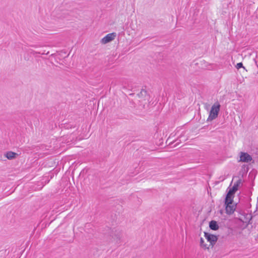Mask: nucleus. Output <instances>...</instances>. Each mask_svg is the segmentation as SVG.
<instances>
[{"label": "nucleus", "instance_id": "11", "mask_svg": "<svg viewBox=\"0 0 258 258\" xmlns=\"http://www.w3.org/2000/svg\"><path fill=\"white\" fill-rule=\"evenodd\" d=\"M241 183V180L240 179H238V180H237V181L234 183V184L232 187V190H235L236 191L238 190V187L239 186Z\"/></svg>", "mask_w": 258, "mask_h": 258}, {"label": "nucleus", "instance_id": "10", "mask_svg": "<svg viewBox=\"0 0 258 258\" xmlns=\"http://www.w3.org/2000/svg\"><path fill=\"white\" fill-rule=\"evenodd\" d=\"M209 227L211 229L214 230H216L219 228V226L217 222L215 221H212L210 222Z\"/></svg>", "mask_w": 258, "mask_h": 258}, {"label": "nucleus", "instance_id": "9", "mask_svg": "<svg viewBox=\"0 0 258 258\" xmlns=\"http://www.w3.org/2000/svg\"><path fill=\"white\" fill-rule=\"evenodd\" d=\"M17 154L15 152L9 151L6 153L5 156L10 160L14 159L16 156Z\"/></svg>", "mask_w": 258, "mask_h": 258}, {"label": "nucleus", "instance_id": "7", "mask_svg": "<svg viewBox=\"0 0 258 258\" xmlns=\"http://www.w3.org/2000/svg\"><path fill=\"white\" fill-rule=\"evenodd\" d=\"M235 192H236V191L233 190L232 188H231L229 189V190L228 191V192L227 194L226 197L225 198V200H226L227 202L229 200H233V196L235 194Z\"/></svg>", "mask_w": 258, "mask_h": 258}, {"label": "nucleus", "instance_id": "8", "mask_svg": "<svg viewBox=\"0 0 258 258\" xmlns=\"http://www.w3.org/2000/svg\"><path fill=\"white\" fill-rule=\"evenodd\" d=\"M235 192H236V191L233 190L232 188H231L229 189V190L228 191V192L227 194L226 197L225 198V200H226L227 202L229 200H233V196L235 194Z\"/></svg>", "mask_w": 258, "mask_h": 258}, {"label": "nucleus", "instance_id": "12", "mask_svg": "<svg viewBox=\"0 0 258 258\" xmlns=\"http://www.w3.org/2000/svg\"><path fill=\"white\" fill-rule=\"evenodd\" d=\"M200 246L204 249H209L210 247L207 244L205 243V240L203 238L200 239Z\"/></svg>", "mask_w": 258, "mask_h": 258}, {"label": "nucleus", "instance_id": "3", "mask_svg": "<svg viewBox=\"0 0 258 258\" xmlns=\"http://www.w3.org/2000/svg\"><path fill=\"white\" fill-rule=\"evenodd\" d=\"M226 213L228 215H231L235 211L236 205L233 203V200H229L227 202L225 200Z\"/></svg>", "mask_w": 258, "mask_h": 258}, {"label": "nucleus", "instance_id": "2", "mask_svg": "<svg viewBox=\"0 0 258 258\" xmlns=\"http://www.w3.org/2000/svg\"><path fill=\"white\" fill-rule=\"evenodd\" d=\"M220 108V105L218 102L213 105L210 111L209 115L207 119L208 121H212L218 116Z\"/></svg>", "mask_w": 258, "mask_h": 258}, {"label": "nucleus", "instance_id": "5", "mask_svg": "<svg viewBox=\"0 0 258 258\" xmlns=\"http://www.w3.org/2000/svg\"><path fill=\"white\" fill-rule=\"evenodd\" d=\"M252 160L251 156L247 153L241 152L239 153V159L238 160L239 162L249 163Z\"/></svg>", "mask_w": 258, "mask_h": 258}, {"label": "nucleus", "instance_id": "4", "mask_svg": "<svg viewBox=\"0 0 258 258\" xmlns=\"http://www.w3.org/2000/svg\"><path fill=\"white\" fill-rule=\"evenodd\" d=\"M204 236L208 242H210L209 247H212L218 240L217 236L210 234L208 232H204Z\"/></svg>", "mask_w": 258, "mask_h": 258}, {"label": "nucleus", "instance_id": "13", "mask_svg": "<svg viewBox=\"0 0 258 258\" xmlns=\"http://www.w3.org/2000/svg\"><path fill=\"white\" fill-rule=\"evenodd\" d=\"M236 68L237 69H239L241 68H243V69H245V68L243 66V64L242 62H239V63H237V64L236 66Z\"/></svg>", "mask_w": 258, "mask_h": 258}, {"label": "nucleus", "instance_id": "6", "mask_svg": "<svg viewBox=\"0 0 258 258\" xmlns=\"http://www.w3.org/2000/svg\"><path fill=\"white\" fill-rule=\"evenodd\" d=\"M116 36V34L114 32L107 34L102 38L100 41L101 43L105 44L113 40Z\"/></svg>", "mask_w": 258, "mask_h": 258}, {"label": "nucleus", "instance_id": "1", "mask_svg": "<svg viewBox=\"0 0 258 258\" xmlns=\"http://www.w3.org/2000/svg\"><path fill=\"white\" fill-rule=\"evenodd\" d=\"M72 14V12L71 11L61 9L56 12V16L58 19L60 20H71Z\"/></svg>", "mask_w": 258, "mask_h": 258}]
</instances>
